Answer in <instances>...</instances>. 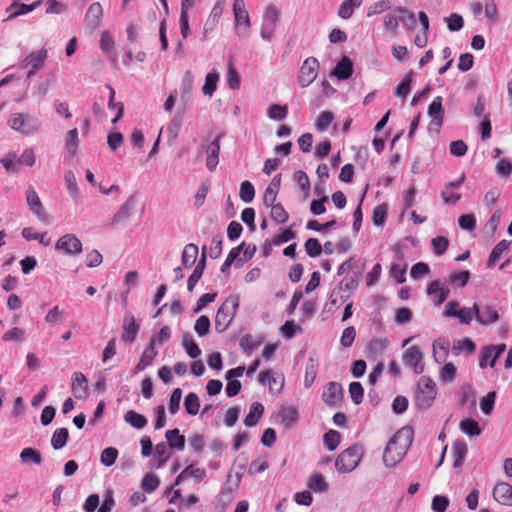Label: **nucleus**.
<instances>
[{"label":"nucleus","mask_w":512,"mask_h":512,"mask_svg":"<svg viewBox=\"0 0 512 512\" xmlns=\"http://www.w3.org/2000/svg\"><path fill=\"white\" fill-rule=\"evenodd\" d=\"M413 441L410 427L399 429L389 440L383 453L384 464L394 467L402 461Z\"/></svg>","instance_id":"f257e3e1"},{"label":"nucleus","mask_w":512,"mask_h":512,"mask_svg":"<svg viewBox=\"0 0 512 512\" xmlns=\"http://www.w3.org/2000/svg\"><path fill=\"white\" fill-rule=\"evenodd\" d=\"M239 306V297L231 295L220 305L215 316V329L217 332H224L233 320Z\"/></svg>","instance_id":"f03ea898"},{"label":"nucleus","mask_w":512,"mask_h":512,"mask_svg":"<svg viewBox=\"0 0 512 512\" xmlns=\"http://www.w3.org/2000/svg\"><path fill=\"white\" fill-rule=\"evenodd\" d=\"M437 395V386L430 377L422 376L417 382L415 403L420 409H428L434 403Z\"/></svg>","instance_id":"7ed1b4c3"},{"label":"nucleus","mask_w":512,"mask_h":512,"mask_svg":"<svg viewBox=\"0 0 512 512\" xmlns=\"http://www.w3.org/2000/svg\"><path fill=\"white\" fill-rule=\"evenodd\" d=\"M8 125L12 130L22 135H32L40 130V122L33 116L25 113H12L8 119Z\"/></svg>","instance_id":"20e7f679"},{"label":"nucleus","mask_w":512,"mask_h":512,"mask_svg":"<svg viewBox=\"0 0 512 512\" xmlns=\"http://www.w3.org/2000/svg\"><path fill=\"white\" fill-rule=\"evenodd\" d=\"M363 452L360 446L352 445L342 451L335 460V468L339 473H349L359 464Z\"/></svg>","instance_id":"39448f33"},{"label":"nucleus","mask_w":512,"mask_h":512,"mask_svg":"<svg viewBox=\"0 0 512 512\" xmlns=\"http://www.w3.org/2000/svg\"><path fill=\"white\" fill-rule=\"evenodd\" d=\"M221 138L222 134H219L212 141H203L201 144V151L205 154V165L210 172L215 171L219 164Z\"/></svg>","instance_id":"423d86ee"},{"label":"nucleus","mask_w":512,"mask_h":512,"mask_svg":"<svg viewBox=\"0 0 512 512\" xmlns=\"http://www.w3.org/2000/svg\"><path fill=\"white\" fill-rule=\"evenodd\" d=\"M319 62L315 57H308L300 67L297 81L301 88L308 87L317 78Z\"/></svg>","instance_id":"0eeeda50"},{"label":"nucleus","mask_w":512,"mask_h":512,"mask_svg":"<svg viewBox=\"0 0 512 512\" xmlns=\"http://www.w3.org/2000/svg\"><path fill=\"white\" fill-rule=\"evenodd\" d=\"M279 21V10L274 5H269L264 13L261 27V37L270 40Z\"/></svg>","instance_id":"6e6552de"},{"label":"nucleus","mask_w":512,"mask_h":512,"mask_svg":"<svg viewBox=\"0 0 512 512\" xmlns=\"http://www.w3.org/2000/svg\"><path fill=\"white\" fill-rule=\"evenodd\" d=\"M48 57V52L46 49H40L38 51L30 53L27 57H25L21 63L19 64V67L22 69L27 68L31 65L30 70L27 72V77L30 78L33 76L37 71L42 69L44 66L45 60Z\"/></svg>","instance_id":"1a4fd4ad"},{"label":"nucleus","mask_w":512,"mask_h":512,"mask_svg":"<svg viewBox=\"0 0 512 512\" xmlns=\"http://www.w3.org/2000/svg\"><path fill=\"white\" fill-rule=\"evenodd\" d=\"M423 357V352L416 345L405 349L402 355L404 364L412 368L416 374H422L424 371Z\"/></svg>","instance_id":"9d476101"},{"label":"nucleus","mask_w":512,"mask_h":512,"mask_svg":"<svg viewBox=\"0 0 512 512\" xmlns=\"http://www.w3.org/2000/svg\"><path fill=\"white\" fill-rule=\"evenodd\" d=\"M55 248L66 254L78 255L82 252V243L74 234H65L58 239Z\"/></svg>","instance_id":"9b49d317"},{"label":"nucleus","mask_w":512,"mask_h":512,"mask_svg":"<svg viewBox=\"0 0 512 512\" xmlns=\"http://www.w3.org/2000/svg\"><path fill=\"white\" fill-rule=\"evenodd\" d=\"M26 202L29 206V209L31 212L39 219V220H46V213L44 206L35 191V189L31 186H29L26 190Z\"/></svg>","instance_id":"f8f14e48"},{"label":"nucleus","mask_w":512,"mask_h":512,"mask_svg":"<svg viewBox=\"0 0 512 512\" xmlns=\"http://www.w3.org/2000/svg\"><path fill=\"white\" fill-rule=\"evenodd\" d=\"M71 391L76 399H86L88 396V380L82 372H74L71 377Z\"/></svg>","instance_id":"ddd939ff"},{"label":"nucleus","mask_w":512,"mask_h":512,"mask_svg":"<svg viewBox=\"0 0 512 512\" xmlns=\"http://www.w3.org/2000/svg\"><path fill=\"white\" fill-rule=\"evenodd\" d=\"M103 18V8L99 2L92 3L85 14V24L86 27L95 30L97 29L101 23Z\"/></svg>","instance_id":"4468645a"},{"label":"nucleus","mask_w":512,"mask_h":512,"mask_svg":"<svg viewBox=\"0 0 512 512\" xmlns=\"http://www.w3.org/2000/svg\"><path fill=\"white\" fill-rule=\"evenodd\" d=\"M223 9H224V1L218 0L214 4L207 20L205 21L204 28H203V36L204 37H206L209 33L213 32L214 29L217 27L219 20L223 14Z\"/></svg>","instance_id":"2eb2a0df"},{"label":"nucleus","mask_w":512,"mask_h":512,"mask_svg":"<svg viewBox=\"0 0 512 512\" xmlns=\"http://www.w3.org/2000/svg\"><path fill=\"white\" fill-rule=\"evenodd\" d=\"M492 496L499 504L512 506V486L507 482L497 483L493 488Z\"/></svg>","instance_id":"dca6fc26"},{"label":"nucleus","mask_w":512,"mask_h":512,"mask_svg":"<svg viewBox=\"0 0 512 512\" xmlns=\"http://www.w3.org/2000/svg\"><path fill=\"white\" fill-rule=\"evenodd\" d=\"M474 311L477 321L482 325L494 323L499 319L497 310L490 305L479 308L477 304H474Z\"/></svg>","instance_id":"f3484780"},{"label":"nucleus","mask_w":512,"mask_h":512,"mask_svg":"<svg viewBox=\"0 0 512 512\" xmlns=\"http://www.w3.org/2000/svg\"><path fill=\"white\" fill-rule=\"evenodd\" d=\"M342 387L339 383L330 382L325 387L322 398L329 406L337 405L342 399Z\"/></svg>","instance_id":"a211bd4d"},{"label":"nucleus","mask_w":512,"mask_h":512,"mask_svg":"<svg viewBox=\"0 0 512 512\" xmlns=\"http://www.w3.org/2000/svg\"><path fill=\"white\" fill-rule=\"evenodd\" d=\"M233 12L236 26L243 25L245 29H249L251 26L250 17L245 8L244 0L233 1Z\"/></svg>","instance_id":"6ab92c4d"},{"label":"nucleus","mask_w":512,"mask_h":512,"mask_svg":"<svg viewBox=\"0 0 512 512\" xmlns=\"http://www.w3.org/2000/svg\"><path fill=\"white\" fill-rule=\"evenodd\" d=\"M268 382L270 392H280L284 385L283 377H275L272 370L262 371L259 375V382L265 384Z\"/></svg>","instance_id":"aec40b11"},{"label":"nucleus","mask_w":512,"mask_h":512,"mask_svg":"<svg viewBox=\"0 0 512 512\" xmlns=\"http://www.w3.org/2000/svg\"><path fill=\"white\" fill-rule=\"evenodd\" d=\"M281 176V173L275 175L270 184L265 189L263 196L264 205H272L274 202H276L281 185Z\"/></svg>","instance_id":"412c9836"},{"label":"nucleus","mask_w":512,"mask_h":512,"mask_svg":"<svg viewBox=\"0 0 512 512\" xmlns=\"http://www.w3.org/2000/svg\"><path fill=\"white\" fill-rule=\"evenodd\" d=\"M352 73L353 64L352 61L347 56H343L332 71V75L340 80L348 79L352 75Z\"/></svg>","instance_id":"4be33fe9"},{"label":"nucleus","mask_w":512,"mask_h":512,"mask_svg":"<svg viewBox=\"0 0 512 512\" xmlns=\"http://www.w3.org/2000/svg\"><path fill=\"white\" fill-rule=\"evenodd\" d=\"M279 416L281 418L282 425L289 429L298 421L299 412L294 406H284L280 409Z\"/></svg>","instance_id":"5701e85b"},{"label":"nucleus","mask_w":512,"mask_h":512,"mask_svg":"<svg viewBox=\"0 0 512 512\" xmlns=\"http://www.w3.org/2000/svg\"><path fill=\"white\" fill-rule=\"evenodd\" d=\"M428 114L438 126L442 125L444 118V110L442 107V97L437 96L433 99L428 107Z\"/></svg>","instance_id":"b1692460"},{"label":"nucleus","mask_w":512,"mask_h":512,"mask_svg":"<svg viewBox=\"0 0 512 512\" xmlns=\"http://www.w3.org/2000/svg\"><path fill=\"white\" fill-rule=\"evenodd\" d=\"M427 293L435 297L437 305L442 304L448 296L449 290L443 288L438 280L432 281L427 288Z\"/></svg>","instance_id":"393cba45"},{"label":"nucleus","mask_w":512,"mask_h":512,"mask_svg":"<svg viewBox=\"0 0 512 512\" xmlns=\"http://www.w3.org/2000/svg\"><path fill=\"white\" fill-rule=\"evenodd\" d=\"M165 437L168 441L167 446L169 448L177 449L179 451L184 449L185 437L180 434V432L177 428L166 431Z\"/></svg>","instance_id":"a878e982"},{"label":"nucleus","mask_w":512,"mask_h":512,"mask_svg":"<svg viewBox=\"0 0 512 512\" xmlns=\"http://www.w3.org/2000/svg\"><path fill=\"white\" fill-rule=\"evenodd\" d=\"M264 412V406L259 402H254L249 410V413L244 419V424L248 427L255 426Z\"/></svg>","instance_id":"bb28decb"},{"label":"nucleus","mask_w":512,"mask_h":512,"mask_svg":"<svg viewBox=\"0 0 512 512\" xmlns=\"http://www.w3.org/2000/svg\"><path fill=\"white\" fill-rule=\"evenodd\" d=\"M468 452L467 445L464 442H455L452 445V455L454 458V467L459 468L462 466L463 461L466 457V454Z\"/></svg>","instance_id":"cd10ccee"},{"label":"nucleus","mask_w":512,"mask_h":512,"mask_svg":"<svg viewBox=\"0 0 512 512\" xmlns=\"http://www.w3.org/2000/svg\"><path fill=\"white\" fill-rule=\"evenodd\" d=\"M363 0H345L338 9V16L342 19H349L353 15L354 9L362 5Z\"/></svg>","instance_id":"c85d7f7f"},{"label":"nucleus","mask_w":512,"mask_h":512,"mask_svg":"<svg viewBox=\"0 0 512 512\" xmlns=\"http://www.w3.org/2000/svg\"><path fill=\"white\" fill-rule=\"evenodd\" d=\"M307 486L309 489L317 493L326 492L328 490V484L325 481L324 476L320 473L313 474L309 478Z\"/></svg>","instance_id":"c756f323"},{"label":"nucleus","mask_w":512,"mask_h":512,"mask_svg":"<svg viewBox=\"0 0 512 512\" xmlns=\"http://www.w3.org/2000/svg\"><path fill=\"white\" fill-rule=\"evenodd\" d=\"M218 81L219 74L215 70L209 72L205 77V83L202 87L203 94L211 97L217 89Z\"/></svg>","instance_id":"7c9ffc66"},{"label":"nucleus","mask_w":512,"mask_h":512,"mask_svg":"<svg viewBox=\"0 0 512 512\" xmlns=\"http://www.w3.org/2000/svg\"><path fill=\"white\" fill-rule=\"evenodd\" d=\"M395 12L401 14L399 16V21H401L407 27V29L414 30L416 28V16L412 11H409L403 7H397Z\"/></svg>","instance_id":"2f4dec72"},{"label":"nucleus","mask_w":512,"mask_h":512,"mask_svg":"<svg viewBox=\"0 0 512 512\" xmlns=\"http://www.w3.org/2000/svg\"><path fill=\"white\" fill-rule=\"evenodd\" d=\"M22 236L28 241L37 240L44 246H48L51 242V239L47 237V232L38 233L31 227L24 228L22 230Z\"/></svg>","instance_id":"473e14b6"},{"label":"nucleus","mask_w":512,"mask_h":512,"mask_svg":"<svg viewBox=\"0 0 512 512\" xmlns=\"http://www.w3.org/2000/svg\"><path fill=\"white\" fill-rule=\"evenodd\" d=\"M69 438V432L67 428H58L54 431L51 438V445L55 450L63 448Z\"/></svg>","instance_id":"72a5a7b5"},{"label":"nucleus","mask_w":512,"mask_h":512,"mask_svg":"<svg viewBox=\"0 0 512 512\" xmlns=\"http://www.w3.org/2000/svg\"><path fill=\"white\" fill-rule=\"evenodd\" d=\"M20 460L23 463H33L35 465H40L42 463V455L35 448H24L20 453Z\"/></svg>","instance_id":"f704fd0d"},{"label":"nucleus","mask_w":512,"mask_h":512,"mask_svg":"<svg viewBox=\"0 0 512 512\" xmlns=\"http://www.w3.org/2000/svg\"><path fill=\"white\" fill-rule=\"evenodd\" d=\"M125 421L136 429H142L147 425V419L144 415L133 410H129L124 415Z\"/></svg>","instance_id":"c9c22d12"},{"label":"nucleus","mask_w":512,"mask_h":512,"mask_svg":"<svg viewBox=\"0 0 512 512\" xmlns=\"http://www.w3.org/2000/svg\"><path fill=\"white\" fill-rule=\"evenodd\" d=\"M65 185L74 200H78L80 197V191L77 185V180L73 171L69 170L64 175Z\"/></svg>","instance_id":"e433bc0d"},{"label":"nucleus","mask_w":512,"mask_h":512,"mask_svg":"<svg viewBox=\"0 0 512 512\" xmlns=\"http://www.w3.org/2000/svg\"><path fill=\"white\" fill-rule=\"evenodd\" d=\"M199 250L194 243L187 244L182 253V263L184 266H191L195 263Z\"/></svg>","instance_id":"4c0bfd02"},{"label":"nucleus","mask_w":512,"mask_h":512,"mask_svg":"<svg viewBox=\"0 0 512 512\" xmlns=\"http://www.w3.org/2000/svg\"><path fill=\"white\" fill-rule=\"evenodd\" d=\"M511 241L501 240L491 251L488 258V265H494L502 256V254L508 251Z\"/></svg>","instance_id":"58836bf2"},{"label":"nucleus","mask_w":512,"mask_h":512,"mask_svg":"<svg viewBox=\"0 0 512 512\" xmlns=\"http://www.w3.org/2000/svg\"><path fill=\"white\" fill-rule=\"evenodd\" d=\"M182 346L191 358H197L201 354L200 348L189 333L183 335Z\"/></svg>","instance_id":"ea45409f"},{"label":"nucleus","mask_w":512,"mask_h":512,"mask_svg":"<svg viewBox=\"0 0 512 512\" xmlns=\"http://www.w3.org/2000/svg\"><path fill=\"white\" fill-rule=\"evenodd\" d=\"M271 209V218L277 223H285L289 214L281 203L274 202L272 205H265Z\"/></svg>","instance_id":"a19ab883"},{"label":"nucleus","mask_w":512,"mask_h":512,"mask_svg":"<svg viewBox=\"0 0 512 512\" xmlns=\"http://www.w3.org/2000/svg\"><path fill=\"white\" fill-rule=\"evenodd\" d=\"M139 325L136 323L134 317L131 318L130 322L124 326L121 338L123 341L132 343L137 336Z\"/></svg>","instance_id":"79ce46f5"},{"label":"nucleus","mask_w":512,"mask_h":512,"mask_svg":"<svg viewBox=\"0 0 512 512\" xmlns=\"http://www.w3.org/2000/svg\"><path fill=\"white\" fill-rule=\"evenodd\" d=\"M159 485L160 479L153 473H147L141 481V488L148 493L156 491Z\"/></svg>","instance_id":"37998d69"},{"label":"nucleus","mask_w":512,"mask_h":512,"mask_svg":"<svg viewBox=\"0 0 512 512\" xmlns=\"http://www.w3.org/2000/svg\"><path fill=\"white\" fill-rule=\"evenodd\" d=\"M185 410L190 415H196L200 409L199 397L196 393H189L184 400Z\"/></svg>","instance_id":"c03bdc74"},{"label":"nucleus","mask_w":512,"mask_h":512,"mask_svg":"<svg viewBox=\"0 0 512 512\" xmlns=\"http://www.w3.org/2000/svg\"><path fill=\"white\" fill-rule=\"evenodd\" d=\"M239 197L245 203L253 201L255 197V189L250 181L246 180L240 184Z\"/></svg>","instance_id":"a18cd8bd"},{"label":"nucleus","mask_w":512,"mask_h":512,"mask_svg":"<svg viewBox=\"0 0 512 512\" xmlns=\"http://www.w3.org/2000/svg\"><path fill=\"white\" fill-rule=\"evenodd\" d=\"M460 429L469 436H477L481 432L478 422L471 418L462 420L460 422Z\"/></svg>","instance_id":"49530a36"},{"label":"nucleus","mask_w":512,"mask_h":512,"mask_svg":"<svg viewBox=\"0 0 512 512\" xmlns=\"http://www.w3.org/2000/svg\"><path fill=\"white\" fill-rule=\"evenodd\" d=\"M106 88L109 90V101H108V107L111 108V109H117V115L116 117L112 120V123H116L122 116H123V113H124V106H123V103L121 102H115L114 101V98H115V90L110 86V85H106Z\"/></svg>","instance_id":"de8ad7c7"},{"label":"nucleus","mask_w":512,"mask_h":512,"mask_svg":"<svg viewBox=\"0 0 512 512\" xmlns=\"http://www.w3.org/2000/svg\"><path fill=\"white\" fill-rule=\"evenodd\" d=\"M341 435L336 430H329L323 436V441L330 451H334L340 444Z\"/></svg>","instance_id":"09e8293b"},{"label":"nucleus","mask_w":512,"mask_h":512,"mask_svg":"<svg viewBox=\"0 0 512 512\" xmlns=\"http://www.w3.org/2000/svg\"><path fill=\"white\" fill-rule=\"evenodd\" d=\"M41 4V0H37L35 2H33L32 4L28 5V4H20L19 3V6L12 10L11 12H9V16L7 17V20H11V19H14L20 15H24V14H27L31 11H33L34 9H36L38 6H40Z\"/></svg>","instance_id":"8fccbe9b"},{"label":"nucleus","mask_w":512,"mask_h":512,"mask_svg":"<svg viewBox=\"0 0 512 512\" xmlns=\"http://www.w3.org/2000/svg\"><path fill=\"white\" fill-rule=\"evenodd\" d=\"M304 247L307 255L313 258L320 256L323 250L319 240L316 238H308Z\"/></svg>","instance_id":"3c124183"},{"label":"nucleus","mask_w":512,"mask_h":512,"mask_svg":"<svg viewBox=\"0 0 512 512\" xmlns=\"http://www.w3.org/2000/svg\"><path fill=\"white\" fill-rule=\"evenodd\" d=\"M79 144L78 130L73 128L66 134V147L71 156L75 155Z\"/></svg>","instance_id":"603ef678"},{"label":"nucleus","mask_w":512,"mask_h":512,"mask_svg":"<svg viewBox=\"0 0 512 512\" xmlns=\"http://www.w3.org/2000/svg\"><path fill=\"white\" fill-rule=\"evenodd\" d=\"M118 450L114 447H107L101 452L100 461L104 466H112L118 457Z\"/></svg>","instance_id":"864d4df0"},{"label":"nucleus","mask_w":512,"mask_h":512,"mask_svg":"<svg viewBox=\"0 0 512 512\" xmlns=\"http://www.w3.org/2000/svg\"><path fill=\"white\" fill-rule=\"evenodd\" d=\"M432 249L435 255H443L449 246V241L445 236H437L431 241Z\"/></svg>","instance_id":"5fc2aeb1"},{"label":"nucleus","mask_w":512,"mask_h":512,"mask_svg":"<svg viewBox=\"0 0 512 512\" xmlns=\"http://www.w3.org/2000/svg\"><path fill=\"white\" fill-rule=\"evenodd\" d=\"M288 106L272 104L267 111L268 117L273 120H282L287 116Z\"/></svg>","instance_id":"6e6d98bb"},{"label":"nucleus","mask_w":512,"mask_h":512,"mask_svg":"<svg viewBox=\"0 0 512 512\" xmlns=\"http://www.w3.org/2000/svg\"><path fill=\"white\" fill-rule=\"evenodd\" d=\"M16 158V153L10 152L0 159V163L3 165L7 173H18V164L17 161L15 162Z\"/></svg>","instance_id":"4d7b16f0"},{"label":"nucleus","mask_w":512,"mask_h":512,"mask_svg":"<svg viewBox=\"0 0 512 512\" xmlns=\"http://www.w3.org/2000/svg\"><path fill=\"white\" fill-rule=\"evenodd\" d=\"M349 394L355 404H360L363 401L364 389L360 382H352L349 385Z\"/></svg>","instance_id":"13d9d810"},{"label":"nucleus","mask_w":512,"mask_h":512,"mask_svg":"<svg viewBox=\"0 0 512 512\" xmlns=\"http://www.w3.org/2000/svg\"><path fill=\"white\" fill-rule=\"evenodd\" d=\"M294 180L297 182V184L299 185L300 189L303 191L305 196H308L309 192H310V181H309V177L306 174V172H304L302 170L295 172Z\"/></svg>","instance_id":"bf43d9fd"},{"label":"nucleus","mask_w":512,"mask_h":512,"mask_svg":"<svg viewBox=\"0 0 512 512\" xmlns=\"http://www.w3.org/2000/svg\"><path fill=\"white\" fill-rule=\"evenodd\" d=\"M333 118H334V116H333L332 112H329V111L322 112L316 120V123H315L316 130H318V131L326 130L329 127V125L332 123Z\"/></svg>","instance_id":"052dcab7"},{"label":"nucleus","mask_w":512,"mask_h":512,"mask_svg":"<svg viewBox=\"0 0 512 512\" xmlns=\"http://www.w3.org/2000/svg\"><path fill=\"white\" fill-rule=\"evenodd\" d=\"M391 7L390 0H380L368 7L367 16L371 17L377 14H380Z\"/></svg>","instance_id":"680f3d73"},{"label":"nucleus","mask_w":512,"mask_h":512,"mask_svg":"<svg viewBox=\"0 0 512 512\" xmlns=\"http://www.w3.org/2000/svg\"><path fill=\"white\" fill-rule=\"evenodd\" d=\"M496 392L491 391L480 401V408L484 414H490L495 404Z\"/></svg>","instance_id":"e2e57ef3"},{"label":"nucleus","mask_w":512,"mask_h":512,"mask_svg":"<svg viewBox=\"0 0 512 512\" xmlns=\"http://www.w3.org/2000/svg\"><path fill=\"white\" fill-rule=\"evenodd\" d=\"M155 454L158 458V468H160L170 457L169 447L164 442L158 443L155 446Z\"/></svg>","instance_id":"0e129e2a"},{"label":"nucleus","mask_w":512,"mask_h":512,"mask_svg":"<svg viewBox=\"0 0 512 512\" xmlns=\"http://www.w3.org/2000/svg\"><path fill=\"white\" fill-rule=\"evenodd\" d=\"M210 325L209 318L202 315L196 320L194 330L199 336H205L209 333Z\"/></svg>","instance_id":"69168bd1"},{"label":"nucleus","mask_w":512,"mask_h":512,"mask_svg":"<svg viewBox=\"0 0 512 512\" xmlns=\"http://www.w3.org/2000/svg\"><path fill=\"white\" fill-rule=\"evenodd\" d=\"M36 162V155L32 148H26L19 158H17L18 165H25L32 167Z\"/></svg>","instance_id":"338daca9"},{"label":"nucleus","mask_w":512,"mask_h":512,"mask_svg":"<svg viewBox=\"0 0 512 512\" xmlns=\"http://www.w3.org/2000/svg\"><path fill=\"white\" fill-rule=\"evenodd\" d=\"M449 506V499L445 496L436 495L432 499L431 507L434 512H445Z\"/></svg>","instance_id":"774afa93"}]
</instances>
